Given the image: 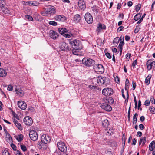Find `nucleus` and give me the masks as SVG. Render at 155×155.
<instances>
[{
	"instance_id": "1",
	"label": "nucleus",
	"mask_w": 155,
	"mask_h": 155,
	"mask_svg": "<svg viewBox=\"0 0 155 155\" xmlns=\"http://www.w3.org/2000/svg\"><path fill=\"white\" fill-rule=\"evenodd\" d=\"M58 31L59 32L61 35H63V36L67 38H70L72 37L73 35L71 33H65L68 32L69 30L66 28H58Z\"/></svg>"
},
{
	"instance_id": "2",
	"label": "nucleus",
	"mask_w": 155,
	"mask_h": 155,
	"mask_svg": "<svg viewBox=\"0 0 155 155\" xmlns=\"http://www.w3.org/2000/svg\"><path fill=\"white\" fill-rule=\"evenodd\" d=\"M70 44L72 46H74L77 50H79L82 48V46L81 41L76 40L69 41Z\"/></svg>"
},
{
	"instance_id": "3",
	"label": "nucleus",
	"mask_w": 155,
	"mask_h": 155,
	"mask_svg": "<svg viewBox=\"0 0 155 155\" xmlns=\"http://www.w3.org/2000/svg\"><path fill=\"white\" fill-rule=\"evenodd\" d=\"M82 63L87 66H90L93 65L95 63V61L91 59L84 58L82 60Z\"/></svg>"
},
{
	"instance_id": "4",
	"label": "nucleus",
	"mask_w": 155,
	"mask_h": 155,
	"mask_svg": "<svg viewBox=\"0 0 155 155\" xmlns=\"http://www.w3.org/2000/svg\"><path fill=\"white\" fill-rule=\"evenodd\" d=\"M57 146L59 149L61 151L63 152H66L67 151L66 146L64 143L60 142L57 143Z\"/></svg>"
},
{
	"instance_id": "5",
	"label": "nucleus",
	"mask_w": 155,
	"mask_h": 155,
	"mask_svg": "<svg viewBox=\"0 0 155 155\" xmlns=\"http://www.w3.org/2000/svg\"><path fill=\"white\" fill-rule=\"evenodd\" d=\"M102 93L104 96H109L113 94V91L111 88H106L102 90Z\"/></svg>"
},
{
	"instance_id": "6",
	"label": "nucleus",
	"mask_w": 155,
	"mask_h": 155,
	"mask_svg": "<svg viewBox=\"0 0 155 155\" xmlns=\"http://www.w3.org/2000/svg\"><path fill=\"white\" fill-rule=\"evenodd\" d=\"M86 21L89 24H91L93 22V17L92 15L89 13H86L84 16Z\"/></svg>"
},
{
	"instance_id": "7",
	"label": "nucleus",
	"mask_w": 155,
	"mask_h": 155,
	"mask_svg": "<svg viewBox=\"0 0 155 155\" xmlns=\"http://www.w3.org/2000/svg\"><path fill=\"white\" fill-rule=\"evenodd\" d=\"M44 12L46 14H54L56 12L55 8L53 6H50L49 7L45 9Z\"/></svg>"
},
{
	"instance_id": "8",
	"label": "nucleus",
	"mask_w": 155,
	"mask_h": 155,
	"mask_svg": "<svg viewBox=\"0 0 155 155\" xmlns=\"http://www.w3.org/2000/svg\"><path fill=\"white\" fill-rule=\"evenodd\" d=\"M60 47L62 51H68L71 49L68 45L64 42H62L61 43Z\"/></svg>"
},
{
	"instance_id": "9",
	"label": "nucleus",
	"mask_w": 155,
	"mask_h": 155,
	"mask_svg": "<svg viewBox=\"0 0 155 155\" xmlns=\"http://www.w3.org/2000/svg\"><path fill=\"white\" fill-rule=\"evenodd\" d=\"M29 136L31 139L34 141L38 139V134L36 131L31 130L30 131Z\"/></svg>"
},
{
	"instance_id": "10",
	"label": "nucleus",
	"mask_w": 155,
	"mask_h": 155,
	"mask_svg": "<svg viewBox=\"0 0 155 155\" xmlns=\"http://www.w3.org/2000/svg\"><path fill=\"white\" fill-rule=\"evenodd\" d=\"M101 107L106 111H110L112 110V107L110 105L105 103H103Z\"/></svg>"
},
{
	"instance_id": "11",
	"label": "nucleus",
	"mask_w": 155,
	"mask_h": 155,
	"mask_svg": "<svg viewBox=\"0 0 155 155\" xmlns=\"http://www.w3.org/2000/svg\"><path fill=\"white\" fill-rule=\"evenodd\" d=\"M41 140L42 142L47 144L50 141L51 139L48 136L45 134L42 136L41 137Z\"/></svg>"
},
{
	"instance_id": "12",
	"label": "nucleus",
	"mask_w": 155,
	"mask_h": 155,
	"mask_svg": "<svg viewBox=\"0 0 155 155\" xmlns=\"http://www.w3.org/2000/svg\"><path fill=\"white\" fill-rule=\"evenodd\" d=\"M25 124L27 125H31L33 122L32 118L29 116L25 117L23 120Z\"/></svg>"
},
{
	"instance_id": "13",
	"label": "nucleus",
	"mask_w": 155,
	"mask_h": 155,
	"mask_svg": "<svg viewBox=\"0 0 155 155\" xmlns=\"http://www.w3.org/2000/svg\"><path fill=\"white\" fill-rule=\"evenodd\" d=\"M18 105L20 108L23 110L25 109L27 106L26 103L22 101H18Z\"/></svg>"
},
{
	"instance_id": "14",
	"label": "nucleus",
	"mask_w": 155,
	"mask_h": 155,
	"mask_svg": "<svg viewBox=\"0 0 155 155\" xmlns=\"http://www.w3.org/2000/svg\"><path fill=\"white\" fill-rule=\"evenodd\" d=\"M49 35L51 38L53 39H56L58 37V34L54 30H50L49 32Z\"/></svg>"
},
{
	"instance_id": "15",
	"label": "nucleus",
	"mask_w": 155,
	"mask_h": 155,
	"mask_svg": "<svg viewBox=\"0 0 155 155\" xmlns=\"http://www.w3.org/2000/svg\"><path fill=\"white\" fill-rule=\"evenodd\" d=\"M106 78L100 76L97 78L96 80L98 83L100 85H103L105 83Z\"/></svg>"
},
{
	"instance_id": "16",
	"label": "nucleus",
	"mask_w": 155,
	"mask_h": 155,
	"mask_svg": "<svg viewBox=\"0 0 155 155\" xmlns=\"http://www.w3.org/2000/svg\"><path fill=\"white\" fill-rule=\"evenodd\" d=\"M43 142H38L37 144V147L39 149L45 150L47 148V146Z\"/></svg>"
},
{
	"instance_id": "17",
	"label": "nucleus",
	"mask_w": 155,
	"mask_h": 155,
	"mask_svg": "<svg viewBox=\"0 0 155 155\" xmlns=\"http://www.w3.org/2000/svg\"><path fill=\"white\" fill-rule=\"evenodd\" d=\"M95 67L96 70L99 73H101L104 71V68L101 64H98L96 65Z\"/></svg>"
},
{
	"instance_id": "18",
	"label": "nucleus",
	"mask_w": 155,
	"mask_h": 155,
	"mask_svg": "<svg viewBox=\"0 0 155 155\" xmlns=\"http://www.w3.org/2000/svg\"><path fill=\"white\" fill-rule=\"evenodd\" d=\"M78 6L79 8L84 10L86 8L85 3L83 0H79L78 1Z\"/></svg>"
},
{
	"instance_id": "19",
	"label": "nucleus",
	"mask_w": 155,
	"mask_h": 155,
	"mask_svg": "<svg viewBox=\"0 0 155 155\" xmlns=\"http://www.w3.org/2000/svg\"><path fill=\"white\" fill-rule=\"evenodd\" d=\"M106 26L104 24H102L100 23L98 24V25L96 29V31L98 33H99L101 32L102 29H105Z\"/></svg>"
},
{
	"instance_id": "20",
	"label": "nucleus",
	"mask_w": 155,
	"mask_h": 155,
	"mask_svg": "<svg viewBox=\"0 0 155 155\" xmlns=\"http://www.w3.org/2000/svg\"><path fill=\"white\" fill-rule=\"evenodd\" d=\"M54 19L58 21H64L66 19V18L63 15H58L54 17Z\"/></svg>"
},
{
	"instance_id": "21",
	"label": "nucleus",
	"mask_w": 155,
	"mask_h": 155,
	"mask_svg": "<svg viewBox=\"0 0 155 155\" xmlns=\"http://www.w3.org/2000/svg\"><path fill=\"white\" fill-rule=\"evenodd\" d=\"M81 20V15L79 14H77L75 15L74 17L73 21L75 23L79 22Z\"/></svg>"
},
{
	"instance_id": "22",
	"label": "nucleus",
	"mask_w": 155,
	"mask_h": 155,
	"mask_svg": "<svg viewBox=\"0 0 155 155\" xmlns=\"http://www.w3.org/2000/svg\"><path fill=\"white\" fill-rule=\"evenodd\" d=\"M15 91L17 95H19L20 97H22L23 96L24 93L22 89L20 88L18 89H15Z\"/></svg>"
},
{
	"instance_id": "23",
	"label": "nucleus",
	"mask_w": 155,
	"mask_h": 155,
	"mask_svg": "<svg viewBox=\"0 0 155 155\" xmlns=\"http://www.w3.org/2000/svg\"><path fill=\"white\" fill-rule=\"evenodd\" d=\"M146 65L148 70H150L152 67H153V65H152V60H149L147 62Z\"/></svg>"
},
{
	"instance_id": "24",
	"label": "nucleus",
	"mask_w": 155,
	"mask_h": 155,
	"mask_svg": "<svg viewBox=\"0 0 155 155\" xmlns=\"http://www.w3.org/2000/svg\"><path fill=\"white\" fill-rule=\"evenodd\" d=\"M105 103L109 104H112L113 103L114 101L113 99L110 97H109L106 98L104 101Z\"/></svg>"
},
{
	"instance_id": "25",
	"label": "nucleus",
	"mask_w": 155,
	"mask_h": 155,
	"mask_svg": "<svg viewBox=\"0 0 155 155\" xmlns=\"http://www.w3.org/2000/svg\"><path fill=\"white\" fill-rule=\"evenodd\" d=\"M7 73L6 71L2 68H0V77H4L7 75Z\"/></svg>"
},
{
	"instance_id": "26",
	"label": "nucleus",
	"mask_w": 155,
	"mask_h": 155,
	"mask_svg": "<svg viewBox=\"0 0 155 155\" xmlns=\"http://www.w3.org/2000/svg\"><path fill=\"white\" fill-rule=\"evenodd\" d=\"M28 5H29L37 6L39 5V3L36 1H28Z\"/></svg>"
},
{
	"instance_id": "27",
	"label": "nucleus",
	"mask_w": 155,
	"mask_h": 155,
	"mask_svg": "<svg viewBox=\"0 0 155 155\" xmlns=\"http://www.w3.org/2000/svg\"><path fill=\"white\" fill-rule=\"evenodd\" d=\"M13 122L14 124L20 130H22V126L18 121L15 119L14 120Z\"/></svg>"
},
{
	"instance_id": "28",
	"label": "nucleus",
	"mask_w": 155,
	"mask_h": 155,
	"mask_svg": "<svg viewBox=\"0 0 155 155\" xmlns=\"http://www.w3.org/2000/svg\"><path fill=\"white\" fill-rule=\"evenodd\" d=\"M102 124L103 127H106L109 125V123L107 119H105L102 121Z\"/></svg>"
},
{
	"instance_id": "29",
	"label": "nucleus",
	"mask_w": 155,
	"mask_h": 155,
	"mask_svg": "<svg viewBox=\"0 0 155 155\" xmlns=\"http://www.w3.org/2000/svg\"><path fill=\"white\" fill-rule=\"evenodd\" d=\"M155 147V142L153 141L150 143L149 146V150L150 151H152Z\"/></svg>"
},
{
	"instance_id": "30",
	"label": "nucleus",
	"mask_w": 155,
	"mask_h": 155,
	"mask_svg": "<svg viewBox=\"0 0 155 155\" xmlns=\"http://www.w3.org/2000/svg\"><path fill=\"white\" fill-rule=\"evenodd\" d=\"M152 75L151 74H149L146 78L145 83L147 85H148L150 83V80L151 78Z\"/></svg>"
},
{
	"instance_id": "31",
	"label": "nucleus",
	"mask_w": 155,
	"mask_h": 155,
	"mask_svg": "<svg viewBox=\"0 0 155 155\" xmlns=\"http://www.w3.org/2000/svg\"><path fill=\"white\" fill-rule=\"evenodd\" d=\"M129 80L127 79L125 82V89L127 91V93L128 92V89L129 88Z\"/></svg>"
},
{
	"instance_id": "32",
	"label": "nucleus",
	"mask_w": 155,
	"mask_h": 155,
	"mask_svg": "<svg viewBox=\"0 0 155 155\" xmlns=\"http://www.w3.org/2000/svg\"><path fill=\"white\" fill-rule=\"evenodd\" d=\"M120 41V38L119 37H117L114 38L113 41V44L115 45H117Z\"/></svg>"
},
{
	"instance_id": "33",
	"label": "nucleus",
	"mask_w": 155,
	"mask_h": 155,
	"mask_svg": "<svg viewBox=\"0 0 155 155\" xmlns=\"http://www.w3.org/2000/svg\"><path fill=\"white\" fill-rule=\"evenodd\" d=\"M15 137L18 142H21L23 139V136L22 135L17 136Z\"/></svg>"
},
{
	"instance_id": "34",
	"label": "nucleus",
	"mask_w": 155,
	"mask_h": 155,
	"mask_svg": "<svg viewBox=\"0 0 155 155\" xmlns=\"http://www.w3.org/2000/svg\"><path fill=\"white\" fill-rule=\"evenodd\" d=\"M146 140V137H144L143 138L140 139L139 141V144L140 145L142 143V145H143L145 143Z\"/></svg>"
},
{
	"instance_id": "35",
	"label": "nucleus",
	"mask_w": 155,
	"mask_h": 155,
	"mask_svg": "<svg viewBox=\"0 0 155 155\" xmlns=\"http://www.w3.org/2000/svg\"><path fill=\"white\" fill-rule=\"evenodd\" d=\"M142 14L141 13H139L137 14L134 17V19L136 21H137L141 17Z\"/></svg>"
},
{
	"instance_id": "36",
	"label": "nucleus",
	"mask_w": 155,
	"mask_h": 155,
	"mask_svg": "<svg viewBox=\"0 0 155 155\" xmlns=\"http://www.w3.org/2000/svg\"><path fill=\"white\" fill-rule=\"evenodd\" d=\"M91 10L94 14L97 13L98 12V10L97 7L96 6H93L92 7Z\"/></svg>"
},
{
	"instance_id": "37",
	"label": "nucleus",
	"mask_w": 155,
	"mask_h": 155,
	"mask_svg": "<svg viewBox=\"0 0 155 155\" xmlns=\"http://www.w3.org/2000/svg\"><path fill=\"white\" fill-rule=\"evenodd\" d=\"M2 155H11L8 151L5 149L2 150Z\"/></svg>"
},
{
	"instance_id": "38",
	"label": "nucleus",
	"mask_w": 155,
	"mask_h": 155,
	"mask_svg": "<svg viewBox=\"0 0 155 155\" xmlns=\"http://www.w3.org/2000/svg\"><path fill=\"white\" fill-rule=\"evenodd\" d=\"M3 12L5 14L11 15V11L8 9L6 8L4 9L3 10Z\"/></svg>"
},
{
	"instance_id": "39",
	"label": "nucleus",
	"mask_w": 155,
	"mask_h": 155,
	"mask_svg": "<svg viewBox=\"0 0 155 155\" xmlns=\"http://www.w3.org/2000/svg\"><path fill=\"white\" fill-rule=\"evenodd\" d=\"M137 115V113H136L134 115L133 119V124H136L137 121V118L136 117Z\"/></svg>"
},
{
	"instance_id": "40",
	"label": "nucleus",
	"mask_w": 155,
	"mask_h": 155,
	"mask_svg": "<svg viewBox=\"0 0 155 155\" xmlns=\"http://www.w3.org/2000/svg\"><path fill=\"white\" fill-rule=\"evenodd\" d=\"M6 136L8 138V141L9 142L12 143V138L11 137L10 135L8 133H6Z\"/></svg>"
},
{
	"instance_id": "41",
	"label": "nucleus",
	"mask_w": 155,
	"mask_h": 155,
	"mask_svg": "<svg viewBox=\"0 0 155 155\" xmlns=\"http://www.w3.org/2000/svg\"><path fill=\"white\" fill-rule=\"evenodd\" d=\"M141 5L140 4H138L135 6V10L137 12H138L140 9Z\"/></svg>"
},
{
	"instance_id": "42",
	"label": "nucleus",
	"mask_w": 155,
	"mask_h": 155,
	"mask_svg": "<svg viewBox=\"0 0 155 155\" xmlns=\"http://www.w3.org/2000/svg\"><path fill=\"white\" fill-rule=\"evenodd\" d=\"M149 110L152 113H155V108L153 107H150L149 108Z\"/></svg>"
},
{
	"instance_id": "43",
	"label": "nucleus",
	"mask_w": 155,
	"mask_h": 155,
	"mask_svg": "<svg viewBox=\"0 0 155 155\" xmlns=\"http://www.w3.org/2000/svg\"><path fill=\"white\" fill-rule=\"evenodd\" d=\"M5 5V2L3 0H0V7H4Z\"/></svg>"
},
{
	"instance_id": "44",
	"label": "nucleus",
	"mask_w": 155,
	"mask_h": 155,
	"mask_svg": "<svg viewBox=\"0 0 155 155\" xmlns=\"http://www.w3.org/2000/svg\"><path fill=\"white\" fill-rule=\"evenodd\" d=\"M49 24L54 26H56L57 25V23L56 22L53 21H51L49 22Z\"/></svg>"
},
{
	"instance_id": "45",
	"label": "nucleus",
	"mask_w": 155,
	"mask_h": 155,
	"mask_svg": "<svg viewBox=\"0 0 155 155\" xmlns=\"http://www.w3.org/2000/svg\"><path fill=\"white\" fill-rule=\"evenodd\" d=\"M25 17L27 19H28L29 21H33V18L32 17L29 15H26Z\"/></svg>"
},
{
	"instance_id": "46",
	"label": "nucleus",
	"mask_w": 155,
	"mask_h": 155,
	"mask_svg": "<svg viewBox=\"0 0 155 155\" xmlns=\"http://www.w3.org/2000/svg\"><path fill=\"white\" fill-rule=\"evenodd\" d=\"M21 148V149L22 150L24 151H25L27 150V148L24 145L21 144L20 145Z\"/></svg>"
},
{
	"instance_id": "47",
	"label": "nucleus",
	"mask_w": 155,
	"mask_h": 155,
	"mask_svg": "<svg viewBox=\"0 0 155 155\" xmlns=\"http://www.w3.org/2000/svg\"><path fill=\"white\" fill-rule=\"evenodd\" d=\"M124 41H121L120 42L119 45V47L120 49H122L123 46L124 45Z\"/></svg>"
},
{
	"instance_id": "48",
	"label": "nucleus",
	"mask_w": 155,
	"mask_h": 155,
	"mask_svg": "<svg viewBox=\"0 0 155 155\" xmlns=\"http://www.w3.org/2000/svg\"><path fill=\"white\" fill-rule=\"evenodd\" d=\"M114 131V130L113 129L110 128L109 129V131H108L107 133V134L109 135H111Z\"/></svg>"
},
{
	"instance_id": "49",
	"label": "nucleus",
	"mask_w": 155,
	"mask_h": 155,
	"mask_svg": "<svg viewBox=\"0 0 155 155\" xmlns=\"http://www.w3.org/2000/svg\"><path fill=\"white\" fill-rule=\"evenodd\" d=\"M15 153L16 155H22L21 152L18 150H15Z\"/></svg>"
},
{
	"instance_id": "50",
	"label": "nucleus",
	"mask_w": 155,
	"mask_h": 155,
	"mask_svg": "<svg viewBox=\"0 0 155 155\" xmlns=\"http://www.w3.org/2000/svg\"><path fill=\"white\" fill-rule=\"evenodd\" d=\"M137 64V60H135L132 63V65L133 67L134 68L135 67V65Z\"/></svg>"
},
{
	"instance_id": "51",
	"label": "nucleus",
	"mask_w": 155,
	"mask_h": 155,
	"mask_svg": "<svg viewBox=\"0 0 155 155\" xmlns=\"http://www.w3.org/2000/svg\"><path fill=\"white\" fill-rule=\"evenodd\" d=\"M77 50L76 49H75V48L74 47V49L72 50V53L74 54L75 55H78V51H76Z\"/></svg>"
},
{
	"instance_id": "52",
	"label": "nucleus",
	"mask_w": 155,
	"mask_h": 155,
	"mask_svg": "<svg viewBox=\"0 0 155 155\" xmlns=\"http://www.w3.org/2000/svg\"><path fill=\"white\" fill-rule=\"evenodd\" d=\"M150 103V101L149 100H146L145 101L144 104L146 106H148L149 105Z\"/></svg>"
},
{
	"instance_id": "53",
	"label": "nucleus",
	"mask_w": 155,
	"mask_h": 155,
	"mask_svg": "<svg viewBox=\"0 0 155 155\" xmlns=\"http://www.w3.org/2000/svg\"><path fill=\"white\" fill-rule=\"evenodd\" d=\"M150 101L152 104H155V100L153 97H151L150 98Z\"/></svg>"
},
{
	"instance_id": "54",
	"label": "nucleus",
	"mask_w": 155,
	"mask_h": 155,
	"mask_svg": "<svg viewBox=\"0 0 155 155\" xmlns=\"http://www.w3.org/2000/svg\"><path fill=\"white\" fill-rule=\"evenodd\" d=\"M13 89V87L11 85H9L7 89L9 91H12Z\"/></svg>"
},
{
	"instance_id": "55",
	"label": "nucleus",
	"mask_w": 155,
	"mask_h": 155,
	"mask_svg": "<svg viewBox=\"0 0 155 155\" xmlns=\"http://www.w3.org/2000/svg\"><path fill=\"white\" fill-rule=\"evenodd\" d=\"M131 54L130 53H128L126 55V58L127 59H130L131 56Z\"/></svg>"
},
{
	"instance_id": "56",
	"label": "nucleus",
	"mask_w": 155,
	"mask_h": 155,
	"mask_svg": "<svg viewBox=\"0 0 155 155\" xmlns=\"http://www.w3.org/2000/svg\"><path fill=\"white\" fill-rule=\"evenodd\" d=\"M11 147L15 151L16 150V146L13 143H11Z\"/></svg>"
},
{
	"instance_id": "57",
	"label": "nucleus",
	"mask_w": 155,
	"mask_h": 155,
	"mask_svg": "<svg viewBox=\"0 0 155 155\" xmlns=\"http://www.w3.org/2000/svg\"><path fill=\"white\" fill-rule=\"evenodd\" d=\"M114 78H115V80L117 83H118L119 82H120L119 78L118 76H116V78H115L114 77Z\"/></svg>"
},
{
	"instance_id": "58",
	"label": "nucleus",
	"mask_w": 155,
	"mask_h": 155,
	"mask_svg": "<svg viewBox=\"0 0 155 155\" xmlns=\"http://www.w3.org/2000/svg\"><path fill=\"white\" fill-rule=\"evenodd\" d=\"M105 55L106 56L109 58H111V56L109 53L107 52L106 53Z\"/></svg>"
},
{
	"instance_id": "59",
	"label": "nucleus",
	"mask_w": 155,
	"mask_h": 155,
	"mask_svg": "<svg viewBox=\"0 0 155 155\" xmlns=\"http://www.w3.org/2000/svg\"><path fill=\"white\" fill-rule=\"evenodd\" d=\"M139 127L141 130H143L144 128V127L143 124H140L139 125Z\"/></svg>"
},
{
	"instance_id": "60",
	"label": "nucleus",
	"mask_w": 155,
	"mask_h": 155,
	"mask_svg": "<svg viewBox=\"0 0 155 155\" xmlns=\"http://www.w3.org/2000/svg\"><path fill=\"white\" fill-rule=\"evenodd\" d=\"M127 5L129 7L133 5V3L131 1H129L127 2Z\"/></svg>"
},
{
	"instance_id": "61",
	"label": "nucleus",
	"mask_w": 155,
	"mask_h": 155,
	"mask_svg": "<svg viewBox=\"0 0 155 155\" xmlns=\"http://www.w3.org/2000/svg\"><path fill=\"white\" fill-rule=\"evenodd\" d=\"M140 28L139 27H136L134 30V32L135 33H137L139 31Z\"/></svg>"
},
{
	"instance_id": "62",
	"label": "nucleus",
	"mask_w": 155,
	"mask_h": 155,
	"mask_svg": "<svg viewBox=\"0 0 155 155\" xmlns=\"http://www.w3.org/2000/svg\"><path fill=\"white\" fill-rule=\"evenodd\" d=\"M130 37L129 36L126 35L125 36V40L127 41H128L130 40Z\"/></svg>"
},
{
	"instance_id": "63",
	"label": "nucleus",
	"mask_w": 155,
	"mask_h": 155,
	"mask_svg": "<svg viewBox=\"0 0 155 155\" xmlns=\"http://www.w3.org/2000/svg\"><path fill=\"white\" fill-rule=\"evenodd\" d=\"M145 120V117L144 116H142L140 118V120L141 122H143Z\"/></svg>"
},
{
	"instance_id": "64",
	"label": "nucleus",
	"mask_w": 155,
	"mask_h": 155,
	"mask_svg": "<svg viewBox=\"0 0 155 155\" xmlns=\"http://www.w3.org/2000/svg\"><path fill=\"white\" fill-rule=\"evenodd\" d=\"M124 28V27L122 26H120V27H119L117 29V31H121L122 29Z\"/></svg>"
}]
</instances>
